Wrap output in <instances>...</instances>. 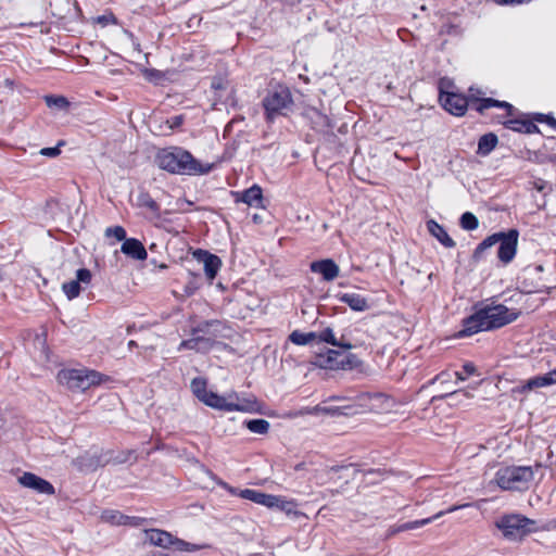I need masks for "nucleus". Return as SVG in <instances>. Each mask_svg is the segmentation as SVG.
<instances>
[{
    "instance_id": "f257e3e1",
    "label": "nucleus",
    "mask_w": 556,
    "mask_h": 556,
    "mask_svg": "<svg viewBox=\"0 0 556 556\" xmlns=\"http://www.w3.org/2000/svg\"><path fill=\"white\" fill-rule=\"evenodd\" d=\"M155 162L161 169L177 175H205L214 167L213 164H202L181 147L161 149L155 155Z\"/></svg>"
},
{
    "instance_id": "f03ea898",
    "label": "nucleus",
    "mask_w": 556,
    "mask_h": 556,
    "mask_svg": "<svg viewBox=\"0 0 556 556\" xmlns=\"http://www.w3.org/2000/svg\"><path fill=\"white\" fill-rule=\"evenodd\" d=\"M264 115L267 123H274L278 117L288 116L293 112L294 101L290 89L278 85L267 91L262 100Z\"/></svg>"
},
{
    "instance_id": "7ed1b4c3",
    "label": "nucleus",
    "mask_w": 556,
    "mask_h": 556,
    "mask_svg": "<svg viewBox=\"0 0 556 556\" xmlns=\"http://www.w3.org/2000/svg\"><path fill=\"white\" fill-rule=\"evenodd\" d=\"M495 527L502 532L504 539L516 542L535 532L536 521L521 514H506L495 521Z\"/></svg>"
},
{
    "instance_id": "20e7f679",
    "label": "nucleus",
    "mask_w": 556,
    "mask_h": 556,
    "mask_svg": "<svg viewBox=\"0 0 556 556\" xmlns=\"http://www.w3.org/2000/svg\"><path fill=\"white\" fill-rule=\"evenodd\" d=\"M533 477L530 466H506L496 471L494 480L502 490L522 491L528 489Z\"/></svg>"
},
{
    "instance_id": "39448f33",
    "label": "nucleus",
    "mask_w": 556,
    "mask_h": 556,
    "mask_svg": "<svg viewBox=\"0 0 556 556\" xmlns=\"http://www.w3.org/2000/svg\"><path fill=\"white\" fill-rule=\"evenodd\" d=\"M103 380L104 376L96 370L62 369L58 372V381L72 391H86Z\"/></svg>"
},
{
    "instance_id": "423d86ee",
    "label": "nucleus",
    "mask_w": 556,
    "mask_h": 556,
    "mask_svg": "<svg viewBox=\"0 0 556 556\" xmlns=\"http://www.w3.org/2000/svg\"><path fill=\"white\" fill-rule=\"evenodd\" d=\"M200 401L212 408L225 412H251L254 404L245 400L240 401L237 394L226 397L208 390Z\"/></svg>"
},
{
    "instance_id": "0eeeda50",
    "label": "nucleus",
    "mask_w": 556,
    "mask_h": 556,
    "mask_svg": "<svg viewBox=\"0 0 556 556\" xmlns=\"http://www.w3.org/2000/svg\"><path fill=\"white\" fill-rule=\"evenodd\" d=\"M481 309L484 320L486 321L485 327L489 328V330L502 328L515 321L520 315V312L510 309L503 304L494 306L486 305Z\"/></svg>"
},
{
    "instance_id": "6e6552de",
    "label": "nucleus",
    "mask_w": 556,
    "mask_h": 556,
    "mask_svg": "<svg viewBox=\"0 0 556 556\" xmlns=\"http://www.w3.org/2000/svg\"><path fill=\"white\" fill-rule=\"evenodd\" d=\"M500 235L497 257L504 264H509L516 256L519 231L515 228L508 231L496 232Z\"/></svg>"
},
{
    "instance_id": "1a4fd4ad",
    "label": "nucleus",
    "mask_w": 556,
    "mask_h": 556,
    "mask_svg": "<svg viewBox=\"0 0 556 556\" xmlns=\"http://www.w3.org/2000/svg\"><path fill=\"white\" fill-rule=\"evenodd\" d=\"M439 101L445 111L455 116L465 115L469 106V99L457 92H442Z\"/></svg>"
},
{
    "instance_id": "9d476101",
    "label": "nucleus",
    "mask_w": 556,
    "mask_h": 556,
    "mask_svg": "<svg viewBox=\"0 0 556 556\" xmlns=\"http://www.w3.org/2000/svg\"><path fill=\"white\" fill-rule=\"evenodd\" d=\"M486 321L482 314V309L476 311L470 316L466 317L462 321V329L455 334L456 338L471 337L481 331H489L485 327Z\"/></svg>"
},
{
    "instance_id": "9b49d317",
    "label": "nucleus",
    "mask_w": 556,
    "mask_h": 556,
    "mask_svg": "<svg viewBox=\"0 0 556 556\" xmlns=\"http://www.w3.org/2000/svg\"><path fill=\"white\" fill-rule=\"evenodd\" d=\"M18 482L24 488L31 489L40 494L53 495L55 493L52 483L33 472H24L18 477Z\"/></svg>"
},
{
    "instance_id": "f8f14e48",
    "label": "nucleus",
    "mask_w": 556,
    "mask_h": 556,
    "mask_svg": "<svg viewBox=\"0 0 556 556\" xmlns=\"http://www.w3.org/2000/svg\"><path fill=\"white\" fill-rule=\"evenodd\" d=\"M91 271L88 268H79L76 271V279L62 285V290L68 300L77 298L81 291V283L89 285L91 282Z\"/></svg>"
},
{
    "instance_id": "ddd939ff",
    "label": "nucleus",
    "mask_w": 556,
    "mask_h": 556,
    "mask_svg": "<svg viewBox=\"0 0 556 556\" xmlns=\"http://www.w3.org/2000/svg\"><path fill=\"white\" fill-rule=\"evenodd\" d=\"M309 269L318 274L325 281H333L340 274V268L332 258L314 261L309 264Z\"/></svg>"
},
{
    "instance_id": "4468645a",
    "label": "nucleus",
    "mask_w": 556,
    "mask_h": 556,
    "mask_svg": "<svg viewBox=\"0 0 556 556\" xmlns=\"http://www.w3.org/2000/svg\"><path fill=\"white\" fill-rule=\"evenodd\" d=\"M342 352L327 349L325 352L316 353L313 364L324 369L337 370L342 365Z\"/></svg>"
},
{
    "instance_id": "2eb2a0df",
    "label": "nucleus",
    "mask_w": 556,
    "mask_h": 556,
    "mask_svg": "<svg viewBox=\"0 0 556 556\" xmlns=\"http://www.w3.org/2000/svg\"><path fill=\"white\" fill-rule=\"evenodd\" d=\"M193 254L199 261L203 262L206 277L213 280L220 269L222 260L217 255L201 249H198Z\"/></svg>"
},
{
    "instance_id": "dca6fc26",
    "label": "nucleus",
    "mask_w": 556,
    "mask_h": 556,
    "mask_svg": "<svg viewBox=\"0 0 556 556\" xmlns=\"http://www.w3.org/2000/svg\"><path fill=\"white\" fill-rule=\"evenodd\" d=\"M146 538L151 545L159 546L162 548L176 547L177 538L172 533L161 529H148L144 530Z\"/></svg>"
},
{
    "instance_id": "f3484780",
    "label": "nucleus",
    "mask_w": 556,
    "mask_h": 556,
    "mask_svg": "<svg viewBox=\"0 0 556 556\" xmlns=\"http://www.w3.org/2000/svg\"><path fill=\"white\" fill-rule=\"evenodd\" d=\"M121 252L126 256L136 261H146L148 257L147 250L142 242L136 238H129L122 243Z\"/></svg>"
},
{
    "instance_id": "a211bd4d",
    "label": "nucleus",
    "mask_w": 556,
    "mask_h": 556,
    "mask_svg": "<svg viewBox=\"0 0 556 556\" xmlns=\"http://www.w3.org/2000/svg\"><path fill=\"white\" fill-rule=\"evenodd\" d=\"M503 126L506 129H510L516 132L521 134H539L540 128L536 126L532 117L530 119L526 118H510L503 122Z\"/></svg>"
},
{
    "instance_id": "6ab92c4d",
    "label": "nucleus",
    "mask_w": 556,
    "mask_h": 556,
    "mask_svg": "<svg viewBox=\"0 0 556 556\" xmlns=\"http://www.w3.org/2000/svg\"><path fill=\"white\" fill-rule=\"evenodd\" d=\"M214 341L204 336H192V338L180 342L178 350H193L197 352H207L212 349Z\"/></svg>"
},
{
    "instance_id": "aec40b11",
    "label": "nucleus",
    "mask_w": 556,
    "mask_h": 556,
    "mask_svg": "<svg viewBox=\"0 0 556 556\" xmlns=\"http://www.w3.org/2000/svg\"><path fill=\"white\" fill-rule=\"evenodd\" d=\"M429 233L434 237L444 248L453 249L456 242L448 236L444 227L438 224L434 219H429L426 223Z\"/></svg>"
},
{
    "instance_id": "412c9836",
    "label": "nucleus",
    "mask_w": 556,
    "mask_h": 556,
    "mask_svg": "<svg viewBox=\"0 0 556 556\" xmlns=\"http://www.w3.org/2000/svg\"><path fill=\"white\" fill-rule=\"evenodd\" d=\"M337 298L339 299L340 302L349 305V307L355 312H364L369 308L367 299L358 293H339Z\"/></svg>"
},
{
    "instance_id": "4be33fe9",
    "label": "nucleus",
    "mask_w": 556,
    "mask_h": 556,
    "mask_svg": "<svg viewBox=\"0 0 556 556\" xmlns=\"http://www.w3.org/2000/svg\"><path fill=\"white\" fill-rule=\"evenodd\" d=\"M237 201H241L249 206L263 207V190L258 185H253L239 193Z\"/></svg>"
},
{
    "instance_id": "5701e85b",
    "label": "nucleus",
    "mask_w": 556,
    "mask_h": 556,
    "mask_svg": "<svg viewBox=\"0 0 556 556\" xmlns=\"http://www.w3.org/2000/svg\"><path fill=\"white\" fill-rule=\"evenodd\" d=\"M239 495H240V497H242L244 500H249L253 503L263 505L268 508L271 507L274 501H277L276 495L267 494V493L261 492L258 490H254V489L241 490Z\"/></svg>"
},
{
    "instance_id": "b1692460",
    "label": "nucleus",
    "mask_w": 556,
    "mask_h": 556,
    "mask_svg": "<svg viewBox=\"0 0 556 556\" xmlns=\"http://www.w3.org/2000/svg\"><path fill=\"white\" fill-rule=\"evenodd\" d=\"M548 386H551L549 380H548L546 374H544V375L534 376V377L528 379L522 384L516 387L514 389V391L518 392V393H527L532 390L543 388V387H548Z\"/></svg>"
},
{
    "instance_id": "393cba45",
    "label": "nucleus",
    "mask_w": 556,
    "mask_h": 556,
    "mask_svg": "<svg viewBox=\"0 0 556 556\" xmlns=\"http://www.w3.org/2000/svg\"><path fill=\"white\" fill-rule=\"evenodd\" d=\"M498 138L494 132L482 135L478 140L477 154L481 156L489 155L497 146Z\"/></svg>"
},
{
    "instance_id": "a878e982",
    "label": "nucleus",
    "mask_w": 556,
    "mask_h": 556,
    "mask_svg": "<svg viewBox=\"0 0 556 556\" xmlns=\"http://www.w3.org/2000/svg\"><path fill=\"white\" fill-rule=\"evenodd\" d=\"M500 235L493 233L491 236H488L485 239H483L473 250L472 253V261L475 263H479L484 257V252L489 249H491L493 245L497 244L500 240Z\"/></svg>"
},
{
    "instance_id": "bb28decb",
    "label": "nucleus",
    "mask_w": 556,
    "mask_h": 556,
    "mask_svg": "<svg viewBox=\"0 0 556 556\" xmlns=\"http://www.w3.org/2000/svg\"><path fill=\"white\" fill-rule=\"evenodd\" d=\"M220 325L222 323L217 319L204 320L191 329V334L198 336L199 333H203L215 336L216 332L219 331Z\"/></svg>"
},
{
    "instance_id": "cd10ccee",
    "label": "nucleus",
    "mask_w": 556,
    "mask_h": 556,
    "mask_svg": "<svg viewBox=\"0 0 556 556\" xmlns=\"http://www.w3.org/2000/svg\"><path fill=\"white\" fill-rule=\"evenodd\" d=\"M137 205L139 207L148 208L150 212H152L156 217H160V205L156 203V201L153 200V198L150 195L149 192L141 191L137 197Z\"/></svg>"
},
{
    "instance_id": "c85d7f7f",
    "label": "nucleus",
    "mask_w": 556,
    "mask_h": 556,
    "mask_svg": "<svg viewBox=\"0 0 556 556\" xmlns=\"http://www.w3.org/2000/svg\"><path fill=\"white\" fill-rule=\"evenodd\" d=\"M276 500L274 501L270 508H276L280 511L286 513L287 515H296L298 510V504L294 500H286L282 496L276 495Z\"/></svg>"
},
{
    "instance_id": "c756f323",
    "label": "nucleus",
    "mask_w": 556,
    "mask_h": 556,
    "mask_svg": "<svg viewBox=\"0 0 556 556\" xmlns=\"http://www.w3.org/2000/svg\"><path fill=\"white\" fill-rule=\"evenodd\" d=\"M317 338L316 332H301L299 330H294L289 336V340L296 345H306L315 341Z\"/></svg>"
},
{
    "instance_id": "7c9ffc66",
    "label": "nucleus",
    "mask_w": 556,
    "mask_h": 556,
    "mask_svg": "<svg viewBox=\"0 0 556 556\" xmlns=\"http://www.w3.org/2000/svg\"><path fill=\"white\" fill-rule=\"evenodd\" d=\"M244 426L253 433L265 434L269 430V422L266 419H249L244 421Z\"/></svg>"
},
{
    "instance_id": "2f4dec72",
    "label": "nucleus",
    "mask_w": 556,
    "mask_h": 556,
    "mask_svg": "<svg viewBox=\"0 0 556 556\" xmlns=\"http://www.w3.org/2000/svg\"><path fill=\"white\" fill-rule=\"evenodd\" d=\"M124 514L115 509H105L101 514V519L113 526H123Z\"/></svg>"
},
{
    "instance_id": "473e14b6",
    "label": "nucleus",
    "mask_w": 556,
    "mask_h": 556,
    "mask_svg": "<svg viewBox=\"0 0 556 556\" xmlns=\"http://www.w3.org/2000/svg\"><path fill=\"white\" fill-rule=\"evenodd\" d=\"M45 101L50 109L65 111L70 108V101L63 96H46Z\"/></svg>"
},
{
    "instance_id": "72a5a7b5",
    "label": "nucleus",
    "mask_w": 556,
    "mask_h": 556,
    "mask_svg": "<svg viewBox=\"0 0 556 556\" xmlns=\"http://www.w3.org/2000/svg\"><path fill=\"white\" fill-rule=\"evenodd\" d=\"M459 225L465 230H475L479 227V219L473 213L465 212L459 218Z\"/></svg>"
},
{
    "instance_id": "f704fd0d",
    "label": "nucleus",
    "mask_w": 556,
    "mask_h": 556,
    "mask_svg": "<svg viewBox=\"0 0 556 556\" xmlns=\"http://www.w3.org/2000/svg\"><path fill=\"white\" fill-rule=\"evenodd\" d=\"M206 386H207V383L204 378L197 377V378L192 379L191 390L199 401L201 400V397L204 396L205 392L207 391Z\"/></svg>"
},
{
    "instance_id": "c9c22d12",
    "label": "nucleus",
    "mask_w": 556,
    "mask_h": 556,
    "mask_svg": "<svg viewBox=\"0 0 556 556\" xmlns=\"http://www.w3.org/2000/svg\"><path fill=\"white\" fill-rule=\"evenodd\" d=\"M469 105L478 113L483 114L485 110L491 108V98H471Z\"/></svg>"
},
{
    "instance_id": "e433bc0d",
    "label": "nucleus",
    "mask_w": 556,
    "mask_h": 556,
    "mask_svg": "<svg viewBox=\"0 0 556 556\" xmlns=\"http://www.w3.org/2000/svg\"><path fill=\"white\" fill-rule=\"evenodd\" d=\"M342 365H340V369H354L358 367L362 362L359 358L352 353H343L342 352Z\"/></svg>"
},
{
    "instance_id": "4c0bfd02",
    "label": "nucleus",
    "mask_w": 556,
    "mask_h": 556,
    "mask_svg": "<svg viewBox=\"0 0 556 556\" xmlns=\"http://www.w3.org/2000/svg\"><path fill=\"white\" fill-rule=\"evenodd\" d=\"M316 117L315 121L316 127L321 131H328L332 129L333 125L331 123V119L327 116L321 114L320 112L316 111Z\"/></svg>"
},
{
    "instance_id": "58836bf2",
    "label": "nucleus",
    "mask_w": 556,
    "mask_h": 556,
    "mask_svg": "<svg viewBox=\"0 0 556 556\" xmlns=\"http://www.w3.org/2000/svg\"><path fill=\"white\" fill-rule=\"evenodd\" d=\"M105 236L106 237H114L116 238V240L118 241H125V240H128L129 238H127V233H126V230L124 229V227L122 226H114V227H109L105 229Z\"/></svg>"
},
{
    "instance_id": "ea45409f",
    "label": "nucleus",
    "mask_w": 556,
    "mask_h": 556,
    "mask_svg": "<svg viewBox=\"0 0 556 556\" xmlns=\"http://www.w3.org/2000/svg\"><path fill=\"white\" fill-rule=\"evenodd\" d=\"M476 372H477V367L472 363L468 362V363H465L463 365V370L462 371H456L455 372V376H456L457 380L464 381L469 376H472Z\"/></svg>"
},
{
    "instance_id": "a19ab883",
    "label": "nucleus",
    "mask_w": 556,
    "mask_h": 556,
    "mask_svg": "<svg viewBox=\"0 0 556 556\" xmlns=\"http://www.w3.org/2000/svg\"><path fill=\"white\" fill-rule=\"evenodd\" d=\"M317 338L319 339L320 342H326L333 346H334V344H338L337 338L333 333V330L329 327H327L323 331H320L319 334H317Z\"/></svg>"
},
{
    "instance_id": "79ce46f5",
    "label": "nucleus",
    "mask_w": 556,
    "mask_h": 556,
    "mask_svg": "<svg viewBox=\"0 0 556 556\" xmlns=\"http://www.w3.org/2000/svg\"><path fill=\"white\" fill-rule=\"evenodd\" d=\"M532 119L534 123H546L548 126L556 129V118L551 114L533 113Z\"/></svg>"
},
{
    "instance_id": "37998d69",
    "label": "nucleus",
    "mask_w": 556,
    "mask_h": 556,
    "mask_svg": "<svg viewBox=\"0 0 556 556\" xmlns=\"http://www.w3.org/2000/svg\"><path fill=\"white\" fill-rule=\"evenodd\" d=\"M362 399H368L370 401H376L381 403V406H383L384 403L390 402V397L386 395L384 393L380 392H366L361 395Z\"/></svg>"
},
{
    "instance_id": "c03bdc74",
    "label": "nucleus",
    "mask_w": 556,
    "mask_h": 556,
    "mask_svg": "<svg viewBox=\"0 0 556 556\" xmlns=\"http://www.w3.org/2000/svg\"><path fill=\"white\" fill-rule=\"evenodd\" d=\"M147 521H148V519L143 518V517L125 515L123 526L139 528V527L143 526Z\"/></svg>"
},
{
    "instance_id": "a18cd8bd",
    "label": "nucleus",
    "mask_w": 556,
    "mask_h": 556,
    "mask_svg": "<svg viewBox=\"0 0 556 556\" xmlns=\"http://www.w3.org/2000/svg\"><path fill=\"white\" fill-rule=\"evenodd\" d=\"M175 549L180 552H197L200 549V546L177 538Z\"/></svg>"
},
{
    "instance_id": "49530a36",
    "label": "nucleus",
    "mask_w": 556,
    "mask_h": 556,
    "mask_svg": "<svg viewBox=\"0 0 556 556\" xmlns=\"http://www.w3.org/2000/svg\"><path fill=\"white\" fill-rule=\"evenodd\" d=\"M62 146H64V141H60L55 147L42 148L39 153L47 157H55L61 153Z\"/></svg>"
},
{
    "instance_id": "de8ad7c7",
    "label": "nucleus",
    "mask_w": 556,
    "mask_h": 556,
    "mask_svg": "<svg viewBox=\"0 0 556 556\" xmlns=\"http://www.w3.org/2000/svg\"><path fill=\"white\" fill-rule=\"evenodd\" d=\"M491 108L504 109L506 110L507 115L509 116L513 115L514 113V106L510 103L506 101L496 100L493 98H491Z\"/></svg>"
},
{
    "instance_id": "09e8293b",
    "label": "nucleus",
    "mask_w": 556,
    "mask_h": 556,
    "mask_svg": "<svg viewBox=\"0 0 556 556\" xmlns=\"http://www.w3.org/2000/svg\"><path fill=\"white\" fill-rule=\"evenodd\" d=\"M184 122H185V116L180 114V115H175V116L167 118L166 124H167L168 129L174 130V129L179 128L184 124Z\"/></svg>"
},
{
    "instance_id": "8fccbe9b",
    "label": "nucleus",
    "mask_w": 556,
    "mask_h": 556,
    "mask_svg": "<svg viewBox=\"0 0 556 556\" xmlns=\"http://www.w3.org/2000/svg\"><path fill=\"white\" fill-rule=\"evenodd\" d=\"M445 396L448 397L450 400H452L453 402L457 403V402H460L462 399H469L470 393L467 391H463V390H455V391H452V392L445 394Z\"/></svg>"
},
{
    "instance_id": "3c124183",
    "label": "nucleus",
    "mask_w": 556,
    "mask_h": 556,
    "mask_svg": "<svg viewBox=\"0 0 556 556\" xmlns=\"http://www.w3.org/2000/svg\"><path fill=\"white\" fill-rule=\"evenodd\" d=\"M97 22L102 26H106L109 24H117L118 21L113 13L103 14L97 17Z\"/></svg>"
},
{
    "instance_id": "603ef678",
    "label": "nucleus",
    "mask_w": 556,
    "mask_h": 556,
    "mask_svg": "<svg viewBox=\"0 0 556 556\" xmlns=\"http://www.w3.org/2000/svg\"><path fill=\"white\" fill-rule=\"evenodd\" d=\"M454 87V84L452 80H450L448 78H441L439 80V96L442 93V92H453L452 89Z\"/></svg>"
},
{
    "instance_id": "864d4df0",
    "label": "nucleus",
    "mask_w": 556,
    "mask_h": 556,
    "mask_svg": "<svg viewBox=\"0 0 556 556\" xmlns=\"http://www.w3.org/2000/svg\"><path fill=\"white\" fill-rule=\"evenodd\" d=\"M132 456H134L132 451H124V452H121L118 455H116L112 459V462L114 464H124V463L128 462Z\"/></svg>"
},
{
    "instance_id": "5fc2aeb1",
    "label": "nucleus",
    "mask_w": 556,
    "mask_h": 556,
    "mask_svg": "<svg viewBox=\"0 0 556 556\" xmlns=\"http://www.w3.org/2000/svg\"><path fill=\"white\" fill-rule=\"evenodd\" d=\"M337 343L334 346L341 348L343 350H351L354 348V345L345 339V336H341L340 339H337Z\"/></svg>"
},
{
    "instance_id": "6e6d98bb",
    "label": "nucleus",
    "mask_w": 556,
    "mask_h": 556,
    "mask_svg": "<svg viewBox=\"0 0 556 556\" xmlns=\"http://www.w3.org/2000/svg\"><path fill=\"white\" fill-rule=\"evenodd\" d=\"M397 35H399L400 39L404 42H408L410 38L414 39L413 34L407 29H403V28L399 29Z\"/></svg>"
},
{
    "instance_id": "4d7b16f0",
    "label": "nucleus",
    "mask_w": 556,
    "mask_h": 556,
    "mask_svg": "<svg viewBox=\"0 0 556 556\" xmlns=\"http://www.w3.org/2000/svg\"><path fill=\"white\" fill-rule=\"evenodd\" d=\"M547 185V181L542 178H538L536 180L533 181V188L539 192H543Z\"/></svg>"
},
{
    "instance_id": "13d9d810",
    "label": "nucleus",
    "mask_w": 556,
    "mask_h": 556,
    "mask_svg": "<svg viewBox=\"0 0 556 556\" xmlns=\"http://www.w3.org/2000/svg\"><path fill=\"white\" fill-rule=\"evenodd\" d=\"M442 515H443V511H439V513H437L435 515H433L430 518L419 519V528L430 523L432 519H435V518H438V517H440Z\"/></svg>"
},
{
    "instance_id": "bf43d9fd",
    "label": "nucleus",
    "mask_w": 556,
    "mask_h": 556,
    "mask_svg": "<svg viewBox=\"0 0 556 556\" xmlns=\"http://www.w3.org/2000/svg\"><path fill=\"white\" fill-rule=\"evenodd\" d=\"M161 76H162V74L157 70L152 68V70L147 71V77L149 79H159Z\"/></svg>"
},
{
    "instance_id": "052dcab7",
    "label": "nucleus",
    "mask_w": 556,
    "mask_h": 556,
    "mask_svg": "<svg viewBox=\"0 0 556 556\" xmlns=\"http://www.w3.org/2000/svg\"><path fill=\"white\" fill-rule=\"evenodd\" d=\"M448 376L450 375L446 372H441V374L437 375L433 379H430L428 383H430V384L434 383L437 380L445 381Z\"/></svg>"
},
{
    "instance_id": "680f3d73",
    "label": "nucleus",
    "mask_w": 556,
    "mask_h": 556,
    "mask_svg": "<svg viewBox=\"0 0 556 556\" xmlns=\"http://www.w3.org/2000/svg\"><path fill=\"white\" fill-rule=\"evenodd\" d=\"M551 386L556 383V368L546 372Z\"/></svg>"
},
{
    "instance_id": "e2e57ef3",
    "label": "nucleus",
    "mask_w": 556,
    "mask_h": 556,
    "mask_svg": "<svg viewBox=\"0 0 556 556\" xmlns=\"http://www.w3.org/2000/svg\"><path fill=\"white\" fill-rule=\"evenodd\" d=\"M350 467H352V465H349V466H332V467L330 468V471H334V472H337V471H339V470H341V469H349Z\"/></svg>"
},
{
    "instance_id": "0e129e2a",
    "label": "nucleus",
    "mask_w": 556,
    "mask_h": 556,
    "mask_svg": "<svg viewBox=\"0 0 556 556\" xmlns=\"http://www.w3.org/2000/svg\"><path fill=\"white\" fill-rule=\"evenodd\" d=\"M546 161L552 163V164H556V153L548 155L546 157Z\"/></svg>"
},
{
    "instance_id": "69168bd1",
    "label": "nucleus",
    "mask_w": 556,
    "mask_h": 556,
    "mask_svg": "<svg viewBox=\"0 0 556 556\" xmlns=\"http://www.w3.org/2000/svg\"><path fill=\"white\" fill-rule=\"evenodd\" d=\"M135 346H137V342H136V341H134V340H130V341L128 342V348H129V349H132V348H135Z\"/></svg>"
},
{
    "instance_id": "338daca9",
    "label": "nucleus",
    "mask_w": 556,
    "mask_h": 556,
    "mask_svg": "<svg viewBox=\"0 0 556 556\" xmlns=\"http://www.w3.org/2000/svg\"><path fill=\"white\" fill-rule=\"evenodd\" d=\"M416 522L406 523L403 529L413 528Z\"/></svg>"
},
{
    "instance_id": "774afa93",
    "label": "nucleus",
    "mask_w": 556,
    "mask_h": 556,
    "mask_svg": "<svg viewBox=\"0 0 556 556\" xmlns=\"http://www.w3.org/2000/svg\"><path fill=\"white\" fill-rule=\"evenodd\" d=\"M370 473H380L379 470H374V469H370L366 472V475H370Z\"/></svg>"
}]
</instances>
